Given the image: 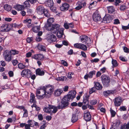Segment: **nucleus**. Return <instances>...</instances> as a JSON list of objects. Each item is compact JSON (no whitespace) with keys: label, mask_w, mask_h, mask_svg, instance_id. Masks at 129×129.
Segmentation results:
<instances>
[{"label":"nucleus","mask_w":129,"mask_h":129,"mask_svg":"<svg viewBox=\"0 0 129 129\" xmlns=\"http://www.w3.org/2000/svg\"><path fill=\"white\" fill-rule=\"evenodd\" d=\"M36 75L41 76L45 74L44 71L40 68L37 69L36 71Z\"/></svg>","instance_id":"4be33fe9"},{"label":"nucleus","mask_w":129,"mask_h":129,"mask_svg":"<svg viewBox=\"0 0 129 129\" xmlns=\"http://www.w3.org/2000/svg\"><path fill=\"white\" fill-rule=\"evenodd\" d=\"M49 107V108L52 110L51 112L52 113H55L57 111L58 108L57 107L52 105H51Z\"/></svg>","instance_id":"cd10ccee"},{"label":"nucleus","mask_w":129,"mask_h":129,"mask_svg":"<svg viewBox=\"0 0 129 129\" xmlns=\"http://www.w3.org/2000/svg\"><path fill=\"white\" fill-rule=\"evenodd\" d=\"M92 18L93 20L95 22L99 21L101 19V16L96 12L93 13L92 15Z\"/></svg>","instance_id":"6e6552de"},{"label":"nucleus","mask_w":129,"mask_h":129,"mask_svg":"<svg viewBox=\"0 0 129 129\" xmlns=\"http://www.w3.org/2000/svg\"><path fill=\"white\" fill-rule=\"evenodd\" d=\"M44 58L43 55L41 54H38V60H43Z\"/></svg>","instance_id":"de8ad7c7"},{"label":"nucleus","mask_w":129,"mask_h":129,"mask_svg":"<svg viewBox=\"0 0 129 129\" xmlns=\"http://www.w3.org/2000/svg\"><path fill=\"white\" fill-rule=\"evenodd\" d=\"M50 27H49L46 29L50 31L52 33L55 34L58 30L60 29L59 28L60 25L57 24H55L50 26Z\"/></svg>","instance_id":"f03ea898"},{"label":"nucleus","mask_w":129,"mask_h":129,"mask_svg":"<svg viewBox=\"0 0 129 129\" xmlns=\"http://www.w3.org/2000/svg\"><path fill=\"white\" fill-rule=\"evenodd\" d=\"M81 43H76L74 44V46L75 48L80 49Z\"/></svg>","instance_id":"3c124183"},{"label":"nucleus","mask_w":129,"mask_h":129,"mask_svg":"<svg viewBox=\"0 0 129 129\" xmlns=\"http://www.w3.org/2000/svg\"><path fill=\"white\" fill-rule=\"evenodd\" d=\"M57 107L58 109H62L63 108H64L62 103L61 104H58V105Z\"/></svg>","instance_id":"864d4df0"},{"label":"nucleus","mask_w":129,"mask_h":129,"mask_svg":"<svg viewBox=\"0 0 129 129\" xmlns=\"http://www.w3.org/2000/svg\"><path fill=\"white\" fill-rule=\"evenodd\" d=\"M0 30L2 32H7L9 31L8 25L7 24L3 25L0 28Z\"/></svg>","instance_id":"f3484780"},{"label":"nucleus","mask_w":129,"mask_h":129,"mask_svg":"<svg viewBox=\"0 0 129 129\" xmlns=\"http://www.w3.org/2000/svg\"><path fill=\"white\" fill-rule=\"evenodd\" d=\"M90 95H88L87 93L84 94L83 97V104L85 105H88L89 103V99Z\"/></svg>","instance_id":"9d476101"},{"label":"nucleus","mask_w":129,"mask_h":129,"mask_svg":"<svg viewBox=\"0 0 129 129\" xmlns=\"http://www.w3.org/2000/svg\"><path fill=\"white\" fill-rule=\"evenodd\" d=\"M112 63L113 65V67H116L118 66V64L116 61L113 59H112Z\"/></svg>","instance_id":"ea45409f"},{"label":"nucleus","mask_w":129,"mask_h":129,"mask_svg":"<svg viewBox=\"0 0 129 129\" xmlns=\"http://www.w3.org/2000/svg\"><path fill=\"white\" fill-rule=\"evenodd\" d=\"M99 60V59L98 58H95L93 59L92 60H91V62L93 63L94 62H98Z\"/></svg>","instance_id":"0e129e2a"},{"label":"nucleus","mask_w":129,"mask_h":129,"mask_svg":"<svg viewBox=\"0 0 129 129\" xmlns=\"http://www.w3.org/2000/svg\"><path fill=\"white\" fill-rule=\"evenodd\" d=\"M4 7L5 9L8 11H10L11 9V6L8 5H5Z\"/></svg>","instance_id":"58836bf2"},{"label":"nucleus","mask_w":129,"mask_h":129,"mask_svg":"<svg viewBox=\"0 0 129 129\" xmlns=\"http://www.w3.org/2000/svg\"><path fill=\"white\" fill-rule=\"evenodd\" d=\"M54 90L53 86L48 85L44 89H37L36 96L38 99L40 100L43 99L45 98H49L53 93Z\"/></svg>","instance_id":"f257e3e1"},{"label":"nucleus","mask_w":129,"mask_h":129,"mask_svg":"<svg viewBox=\"0 0 129 129\" xmlns=\"http://www.w3.org/2000/svg\"><path fill=\"white\" fill-rule=\"evenodd\" d=\"M108 12L110 13H112L114 11V9L113 6H110L107 8Z\"/></svg>","instance_id":"f704fd0d"},{"label":"nucleus","mask_w":129,"mask_h":129,"mask_svg":"<svg viewBox=\"0 0 129 129\" xmlns=\"http://www.w3.org/2000/svg\"><path fill=\"white\" fill-rule=\"evenodd\" d=\"M95 71H93L89 72L88 74L85 75L84 76V78L85 79H87L88 78H91L92 77L93 75L95 74Z\"/></svg>","instance_id":"aec40b11"},{"label":"nucleus","mask_w":129,"mask_h":129,"mask_svg":"<svg viewBox=\"0 0 129 129\" xmlns=\"http://www.w3.org/2000/svg\"><path fill=\"white\" fill-rule=\"evenodd\" d=\"M45 10L43 6H40L37 8V12L38 14L42 15L43 13Z\"/></svg>","instance_id":"2eb2a0df"},{"label":"nucleus","mask_w":129,"mask_h":129,"mask_svg":"<svg viewBox=\"0 0 129 129\" xmlns=\"http://www.w3.org/2000/svg\"><path fill=\"white\" fill-rule=\"evenodd\" d=\"M24 113L23 117H26L28 116V111L26 109L24 110Z\"/></svg>","instance_id":"09e8293b"},{"label":"nucleus","mask_w":129,"mask_h":129,"mask_svg":"<svg viewBox=\"0 0 129 129\" xmlns=\"http://www.w3.org/2000/svg\"><path fill=\"white\" fill-rule=\"evenodd\" d=\"M35 98V96L34 94L33 93H31L30 96V103H33L34 104H35L36 103V101Z\"/></svg>","instance_id":"b1692460"},{"label":"nucleus","mask_w":129,"mask_h":129,"mask_svg":"<svg viewBox=\"0 0 129 129\" xmlns=\"http://www.w3.org/2000/svg\"><path fill=\"white\" fill-rule=\"evenodd\" d=\"M45 4L47 7L50 8L53 6L54 3L52 0H47L45 2Z\"/></svg>","instance_id":"412c9836"},{"label":"nucleus","mask_w":129,"mask_h":129,"mask_svg":"<svg viewBox=\"0 0 129 129\" xmlns=\"http://www.w3.org/2000/svg\"><path fill=\"white\" fill-rule=\"evenodd\" d=\"M114 91L112 90H107L104 91L103 93L104 95L105 96H108L110 95L113 94Z\"/></svg>","instance_id":"bb28decb"},{"label":"nucleus","mask_w":129,"mask_h":129,"mask_svg":"<svg viewBox=\"0 0 129 129\" xmlns=\"http://www.w3.org/2000/svg\"><path fill=\"white\" fill-rule=\"evenodd\" d=\"M110 111L111 115H112V117H114L116 114V112L115 111L112 109H111Z\"/></svg>","instance_id":"13d9d810"},{"label":"nucleus","mask_w":129,"mask_h":129,"mask_svg":"<svg viewBox=\"0 0 129 129\" xmlns=\"http://www.w3.org/2000/svg\"><path fill=\"white\" fill-rule=\"evenodd\" d=\"M61 63L63 64L64 66H68V63L65 60H62L61 61Z\"/></svg>","instance_id":"4d7b16f0"},{"label":"nucleus","mask_w":129,"mask_h":129,"mask_svg":"<svg viewBox=\"0 0 129 129\" xmlns=\"http://www.w3.org/2000/svg\"><path fill=\"white\" fill-rule=\"evenodd\" d=\"M31 57L32 58L37 60H38V54H35L34 55H33Z\"/></svg>","instance_id":"bf43d9fd"},{"label":"nucleus","mask_w":129,"mask_h":129,"mask_svg":"<svg viewBox=\"0 0 129 129\" xmlns=\"http://www.w3.org/2000/svg\"><path fill=\"white\" fill-rule=\"evenodd\" d=\"M86 112L85 111L84 113V119L86 121H90L91 119V116L89 112Z\"/></svg>","instance_id":"ddd939ff"},{"label":"nucleus","mask_w":129,"mask_h":129,"mask_svg":"<svg viewBox=\"0 0 129 129\" xmlns=\"http://www.w3.org/2000/svg\"><path fill=\"white\" fill-rule=\"evenodd\" d=\"M63 90L62 89H58L55 90L54 94L55 96H58L61 94Z\"/></svg>","instance_id":"5701e85b"},{"label":"nucleus","mask_w":129,"mask_h":129,"mask_svg":"<svg viewBox=\"0 0 129 129\" xmlns=\"http://www.w3.org/2000/svg\"><path fill=\"white\" fill-rule=\"evenodd\" d=\"M43 13H44V15L47 18L49 17L50 16V15L48 11L46 9L45 10V11H44Z\"/></svg>","instance_id":"e433bc0d"},{"label":"nucleus","mask_w":129,"mask_h":129,"mask_svg":"<svg viewBox=\"0 0 129 129\" xmlns=\"http://www.w3.org/2000/svg\"><path fill=\"white\" fill-rule=\"evenodd\" d=\"M50 106H51V105H49L48 107H44L43 109L44 111L48 113L51 112L52 110L49 108Z\"/></svg>","instance_id":"c85d7f7f"},{"label":"nucleus","mask_w":129,"mask_h":129,"mask_svg":"<svg viewBox=\"0 0 129 129\" xmlns=\"http://www.w3.org/2000/svg\"><path fill=\"white\" fill-rule=\"evenodd\" d=\"M80 38L81 42H85L87 44L90 43L91 42L90 39L86 35H82L80 36Z\"/></svg>","instance_id":"0eeeda50"},{"label":"nucleus","mask_w":129,"mask_h":129,"mask_svg":"<svg viewBox=\"0 0 129 129\" xmlns=\"http://www.w3.org/2000/svg\"><path fill=\"white\" fill-rule=\"evenodd\" d=\"M15 8L18 11H21L24 8V6L20 5H16L15 7Z\"/></svg>","instance_id":"c756f323"},{"label":"nucleus","mask_w":129,"mask_h":129,"mask_svg":"<svg viewBox=\"0 0 129 129\" xmlns=\"http://www.w3.org/2000/svg\"><path fill=\"white\" fill-rule=\"evenodd\" d=\"M76 92L75 91L72 90L69 92L68 94L64 96L69 100L71 101L75 97Z\"/></svg>","instance_id":"423d86ee"},{"label":"nucleus","mask_w":129,"mask_h":129,"mask_svg":"<svg viewBox=\"0 0 129 129\" xmlns=\"http://www.w3.org/2000/svg\"><path fill=\"white\" fill-rule=\"evenodd\" d=\"M69 7V5L68 4L64 3L60 7V9L62 11H66L68 10Z\"/></svg>","instance_id":"dca6fc26"},{"label":"nucleus","mask_w":129,"mask_h":129,"mask_svg":"<svg viewBox=\"0 0 129 129\" xmlns=\"http://www.w3.org/2000/svg\"><path fill=\"white\" fill-rule=\"evenodd\" d=\"M80 49H81L84 51H86L87 50V48L86 45L81 43Z\"/></svg>","instance_id":"4c0bfd02"},{"label":"nucleus","mask_w":129,"mask_h":129,"mask_svg":"<svg viewBox=\"0 0 129 129\" xmlns=\"http://www.w3.org/2000/svg\"><path fill=\"white\" fill-rule=\"evenodd\" d=\"M32 74V73L30 70L27 69L23 70L21 72V75L22 77L29 78Z\"/></svg>","instance_id":"20e7f679"},{"label":"nucleus","mask_w":129,"mask_h":129,"mask_svg":"<svg viewBox=\"0 0 129 129\" xmlns=\"http://www.w3.org/2000/svg\"><path fill=\"white\" fill-rule=\"evenodd\" d=\"M48 39L49 42H53L56 41V36L53 35H48Z\"/></svg>","instance_id":"6ab92c4d"},{"label":"nucleus","mask_w":129,"mask_h":129,"mask_svg":"<svg viewBox=\"0 0 129 129\" xmlns=\"http://www.w3.org/2000/svg\"><path fill=\"white\" fill-rule=\"evenodd\" d=\"M27 122L28 124L31 127L34 126V121L32 120H29Z\"/></svg>","instance_id":"79ce46f5"},{"label":"nucleus","mask_w":129,"mask_h":129,"mask_svg":"<svg viewBox=\"0 0 129 129\" xmlns=\"http://www.w3.org/2000/svg\"><path fill=\"white\" fill-rule=\"evenodd\" d=\"M38 49L40 50L44 51H46L45 46L41 44H39L38 46Z\"/></svg>","instance_id":"2f4dec72"},{"label":"nucleus","mask_w":129,"mask_h":129,"mask_svg":"<svg viewBox=\"0 0 129 129\" xmlns=\"http://www.w3.org/2000/svg\"><path fill=\"white\" fill-rule=\"evenodd\" d=\"M103 21L104 23H109L112 20V18L111 15H109L105 16L103 18Z\"/></svg>","instance_id":"9b49d317"},{"label":"nucleus","mask_w":129,"mask_h":129,"mask_svg":"<svg viewBox=\"0 0 129 129\" xmlns=\"http://www.w3.org/2000/svg\"><path fill=\"white\" fill-rule=\"evenodd\" d=\"M69 101L68 100L67 98H65L64 96L62 99L61 103L63 105L64 108L69 105L68 102Z\"/></svg>","instance_id":"a211bd4d"},{"label":"nucleus","mask_w":129,"mask_h":129,"mask_svg":"<svg viewBox=\"0 0 129 129\" xmlns=\"http://www.w3.org/2000/svg\"><path fill=\"white\" fill-rule=\"evenodd\" d=\"M57 32V37L59 38H61L63 34V29L61 28L58 30Z\"/></svg>","instance_id":"a878e982"},{"label":"nucleus","mask_w":129,"mask_h":129,"mask_svg":"<svg viewBox=\"0 0 129 129\" xmlns=\"http://www.w3.org/2000/svg\"><path fill=\"white\" fill-rule=\"evenodd\" d=\"M29 1L28 0L25 1L23 3V4L26 7H30V5L29 3Z\"/></svg>","instance_id":"37998d69"},{"label":"nucleus","mask_w":129,"mask_h":129,"mask_svg":"<svg viewBox=\"0 0 129 129\" xmlns=\"http://www.w3.org/2000/svg\"><path fill=\"white\" fill-rule=\"evenodd\" d=\"M123 49L124 51L126 53L129 52V49L126 47H123Z\"/></svg>","instance_id":"69168bd1"},{"label":"nucleus","mask_w":129,"mask_h":129,"mask_svg":"<svg viewBox=\"0 0 129 129\" xmlns=\"http://www.w3.org/2000/svg\"><path fill=\"white\" fill-rule=\"evenodd\" d=\"M32 11L30 9H28L27 11V15H31L32 13Z\"/></svg>","instance_id":"338daca9"},{"label":"nucleus","mask_w":129,"mask_h":129,"mask_svg":"<svg viewBox=\"0 0 129 129\" xmlns=\"http://www.w3.org/2000/svg\"><path fill=\"white\" fill-rule=\"evenodd\" d=\"M31 107L32 108L34 107H35L36 108V110L37 111H39L40 109V108L38 106L35 104H33L31 106Z\"/></svg>","instance_id":"a19ab883"},{"label":"nucleus","mask_w":129,"mask_h":129,"mask_svg":"<svg viewBox=\"0 0 129 129\" xmlns=\"http://www.w3.org/2000/svg\"><path fill=\"white\" fill-rule=\"evenodd\" d=\"M126 8V7L124 5H121L120 8V9L121 10L123 11L125 10Z\"/></svg>","instance_id":"6e6d98bb"},{"label":"nucleus","mask_w":129,"mask_h":129,"mask_svg":"<svg viewBox=\"0 0 129 129\" xmlns=\"http://www.w3.org/2000/svg\"><path fill=\"white\" fill-rule=\"evenodd\" d=\"M31 20L30 19H27L23 21V23H28L29 24L31 23Z\"/></svg>","instance_id":"603ef678"},{"label":"nucleus","mask_w":129,"mask_h":129,"mask_svg":"<svg viewBox=\"0 0 129 129\" xmlns=\"http://www.w3.org/2000/svg\"><path fill=\"white\" fill-rule=\"evenodd\" d=\"M33 38L32 37H28L26 39L27 42L28 43H30L32 42Z\"/></svg>","instance_id":"5fc2aeb1"},{"label":"nucleus","mask_w":129,"mask_h":129,"mask_svg":"<svg viewBox=\"0 0 129 129\" xmlns=\"http://www.w3.org/2000/svg\"><path fill=\"white\" fill-rule=\"evenodd\" d=\"M32 28L31 30L35 33H37L40 30V26H36L34 24L32 25Z\"/></svg>","instance_id":"393cba45"},{"label":"nucleus","mask_w":129,"mask_h":129,"mask_svg":"<svg viewBox=\"0 0 129 129\" xmlns=\"http://www.w3.org/2000/svg\"><path fill=\"white\" fill-rule=\"evenodd\" d=\"M3 57L5 60L8 62L10 61L12 59L11 54L9 51L7 50L4 52Z\"/></svg>","instance_id":"39448f33"},{"label":"nucleus","mask_w":129,"mask_h":129,"mask_svg":"<svg viewBox=\"0 0 129 129\" xmlns=\"http://www.w3.org/2000/svg\"><path fill=\"white\" fill-rule=\"evenodd\" d=\"M54 19L53 18H50L48 19L47 20V23L45 26L46 28L49 27H50V26L52 25V24L54 21Z\"/></svg>","instance_id":"4468645a"},{"label":"nucleus","mask_w":129,"mask_h":129,"mask_svg":"<svg viewBox=\"0 0 129 129\" xmlns=\"http://www.w3.org/2000/svg\"><path fill=\"white\" fill-rule=\"evenodd\" d=\"M25 66L23 64L21 63H19L18 65V68L19 69H24Z\"/></svg>","instance_id":"c03bdc74"},{"label":"nucleus","mask_w":129,"mask_h":129,"mask_svg":"<svg viewBox=\"0 0 129 129\" xmlns=\"http://www.w3.org/2000/svg\"><path fill=\"white\" fill-rule=\"evenodd\" d=\"M94 86L96 89L98 90H100L102 89V86L98 82H94Z\"/></svg>","instance_id":"7c9ffc66"},{"label":"nucleus","mask_w":129,"mask_h":129,"mask_svg":"<svg viewBox=\"0 0 129 129\" xmlns=\"http://www.w3.org/2000/svg\"><path fill=\"white\" fill-rule=\"evenodd\" d=\"M95 88L94 87H93L91 88L90 89L89 91V93L90 94L89 95H90L93 92L95 91Z\"/></svg>","instance_id":"680f3d73"},{"label":"nucleus","mask_w":129,"mask_h":129,"mask_svg":"<svg viewBox=\"0 0 129 129\" xmlns=\"http://www.w3.org/2000/svg\"><path fill=\"white\" fill-rule=\"evenodd\" d=\"M0 63L1 65L3 67H5L6 64V62L2 60L1 61Z\"/></svg>","instance_id":"774afa93"},{"label":"nucleus","mask_w":129,"mask_h":129,"mask_svg":"<svg viewBox=\"0 0 129 129\" xmlns=\"http://www.w3.org/2000/svg\"><path fill=\"white\" fill-rule=\"evenodd\" d=\"M10 53L11 54V55H15L17 54H18L19 53V51L16 50H10L9 51Z\"/></svg>","instance_id":"c9c22d12"},{"label":"nucleus","mask_w":129,"mask_h":129,"mask_svg":"<svg viewBox=\"0 0 129 129\" xmlns=\"http://www.w3.org/2000/svg\"><path fill=\"white\" fill-rule=\"evenodd\" d=\"M122 101V98L121 97H118L115 98L114 102L115 106L116 107L120 106Z\"/></svg>","instance_id":"1a4fd4ad"},{"label":"nucleus","mask_w":129,"mask_h":129,"mask_svg":"<svg viewBox=\"0 0 129 129\" xmlns=\"http://www.w3.org/2000/svg\"><path fill=\"white\" fill-rule=\"evenodd\" d=\"M122 28L123 30H126L129 29V23L127 26L122 25Z\"/></svg>","instance_id":"a18cd8bd"},{"label":"nucleus","mask_w":129,"mask_h":129,"mask_svg":"<svg viewBox=\"0 0 129 129\" xmlns=\"http://www.w3.org/2000/svg\"><path fill=\"white\" fill-rule=\"evenodd\" d=\"M38 117L39 120H42L43 119V117L42 115V114H39L38 116Z\"/></svg>","instance_id":"e2e57ef3"},{"label":"nucleus","mask_w":129,"mask_h":129,"mask_svg":"<svg viewBox=\"0 0 129 129\" xmlns=\"http://www.w3.org/2000/svg\"><path fill=\"white\" fill-rule=\"evenodd\" d=\"M67 79V77L65 76H61L56 78V80L59 81H63L66 80Z\"/></svg>","instance_id":"72a5a7b5"},{"label":"nucleus","mask_w":129,"mask_h":129,"mask_svg":"<svg viewBox=\"0 0 129 129\" xmlns=\"http://www.w3.org/2000/svg\"><path fill=\"white\" fill-rule=\"evenodd\" d=\"M119 109L120 111H126V108L124 106H122L120 107V108Z\"/></svg>","instance_id":"052dcab7"},{"label":"nucleus","mask_w":129,"mask_h":129,"mask_svg":"<svg viewBox=\"0 0 129 129\" xmlns=\"http://www.w3.org/2000/svg\"><path fill=\"white\" fill-rule=\"evenodd\" d=\"M78 120L77 116L75 114H74L72 115L71 120L72 122L74 123L76 122Z\"/></svg>","instance_id":"473e14b6"},{"label":"nucleus","mask_w":129,"mask_h":129,"mask_svg":"<svg viewBox=\"0 0 129 129\" xmlns=\"http://www.w3.org/2000/svg\"><path fill=\"white\" fill-rule=\"evenodd\" d=\"M86 4L85 2L82 3L80 1L78 2L77 3V6L75 8L77 10L81 9L86 6Z\"/></svg>","instance_id":"f8f14e48"},{"label":"nucleus","mask_w":129,"mask_h":129,"mask_svg":"<svg viewBox=\"0 0 129 129\" xmlns=\"http://www.w3.org/2000/svg\"><path fill=\"white\" fill-rule=\"evenodd\" d=\"M120 122L119 120L117 121L115 124V126H114V127H115L116 128H117L118 129H119Z\"/></svg>","instance_id":"49530a36"},{"label":"nucleus","mask_w":129,"mask_h":129,"mask_svg":"<svg viewBox=\"0 0 129 129\" xmlns=\"http://www.w3.org/2000/svg\"><path fill=\"white\" fill-rule=\"evenodd\" d=\"M101 80L104 85L107 86L109 85L110 82V78L109 77L103 75L101 76Z\"/></svg>","instance_id":"7ed1b4c3"},{"label":"nucleus","mask_w":129,"mask_h":129,"mask_svg":"<svg viewBox=\"0 0 129 129\" xmlns=\"http://www.w3.org/2000/svg\"><path fill=\"white\" fill-rule=\"evenodd\" d=\"M97 102V101L96 100H93L90 101V104L92 105H94L96 104Z\"/></svg>","instance_id":"8fccbe9b"}]
</instances>
